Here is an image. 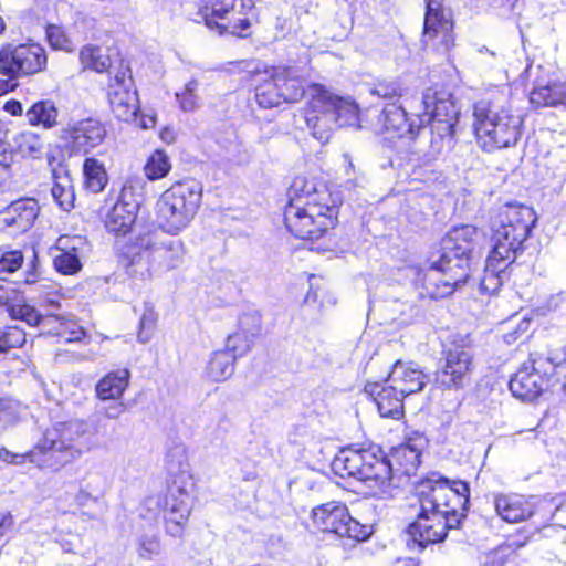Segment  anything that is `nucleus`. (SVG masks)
Returning a JSON list of instances; mask_svg holds the SVG:
<instances>
[{
    "label": "nucleus",
    "mask_w": 566,
    "mask_h": 566,
    "mask_svg": "<svg viewBox=\"0 0 566 566\" xmlns=\"http://www.w3.org/2000/svg\"><path fill=\"white\" fill-rule=\"evenodd\" d=\"M470 489L467 482L440 478L428 479L420 484V513L408 527L415 544L424 548L442 542L448 530L459 526L469 503Z\"/></svg>",
    "instance_id": "1"
},
{
    "label": "nucleus",
    "mask_w": 566,
    "mask_h": 566,
    "mask_svg": "<svg viewBox=\"0 0 566 566\" xmlns=\"http://www.w3.org/2000/svg\"><path fill=\"white\" fill-rule=\"evenodd\" d=\"M286 228L304 240L321 238L337 221L339 199L316 178L297 176L287 191Z\"/></svg>",
    "instance_id": "2"
},
{
    "label": "nucleus",
    "mask_w": 566,
    "mask_h": 566,
    "mask_svg": "<svg viewBox=\"0 0 566 566\" xmlns=\"http://www.w3.org/2000/svg\"><path fill=\"white\" fill-rule=\"evenodd\" d=\"M421 450L411 441L392 448L388 458L380 449H344L333 460V471L342 478L370 482L385 489L394 472L411 475L420 463Z\"/></svg>",
    "instance_id": "3"
},
{
    "label": "nucleus",
    "mask_w": 566,
    "mask_h": 566,
    "mask_svg": "<svg viewBox=\"0 0 566 566\" xmlns=\"http://www.w3.org/2000/svg\"><path fill=\"white\" fill-rule=\"evenodd\" d=\"M88 426L82 420L57 422L45 430L35 448L27 454L12 453L0 449V459L8 463H21L27 458L40 469L59 471L80 459L88 450L85 438Z\"/></svg>",
    "instance_id": "4"
},
{
    "label": "nucleus",
    "mask_w": 566,
    "mask_h": 566,
    "mask_svg": "<svg viewBox=\"0 0 566 566\" xmlns=\"http://www.w3.org/2000/svg\"><path fill=\"white\" fill-rule=\"evenodd\" d=\"M473 117L476 142L484 151L515 146L521 137L523 118L513 113L505 98L479 101Z\"/></svg>",
    "instance_id": "5"
},
{
    "label": "nucleus",
    "mask_w": 566,
    "mask_h": 566,
    "mask_svg": "<svg viewBox=\"0 0 566 566\" xmlns=\"http://www.w3.org/2000/svg\"><path fill=\"white\" fill-rule=\"evenodd\" d=\"M308 94L305 120L312 135L321 143L329 140L334 125L359 126L358 107L353 101L335 95L319 84L310 86Z\"/></svg>",
    "instance_id": "6"
},
{
    "label": "nucleus",
    "mask_w": 566,
    "mask_h": 566,
    "mask_svg": "<svg viewBox=\"0 0 566 566\" xmlns=\"http://www.w3.org/2000/svg\"><path fill=\"white\" fill-rule=\"evenodd\" d=\"M536 221L535 212L524 205L502 207L492 222V260L512 263Z\"/></svg>",
    "instance_id": "7"
},
{
    "label": "nucleus",
    "mask_w": 566,
    "mask_h": 566,
    "mask_svg": "<svg viewBox=\"0 0 566 566\" xmlns=\"http://www.w3.org/2000/svg\"><path fill=\"white\" fill-rule=\"evenodd\" d=\"M133 250L129 266L142 276L179 268L186 253L181 240L167 239L156 229L139 233Z\"/></svg>",
    "instance_id": "8"
},
{
    "label": "nucleus",
    "mask_w": 566,
    "mask_h": 566,
    "mask_svg": "<svg viewBox=\"0 0 566 566\" xmlns=\"http://www.w3.org/2000/svg\"><path fill=\"white\" fill-rule=\"evenodd\" d=\"M201 197L202 187L192 180L166 189L155 207L160 228L172 235L186 229L197 214Z\"/></svg>",
    "instance_id": "9"
},
{
    "label": "nucleus",
    "mask_w": 566,
    "mask_h": 566,
    "mask_svg": "<svg viewBox=\"0 0 566 566\" xmlns=\"http://www.w3.org/2000/svg\"><path fill=\"white\" fill-rule=\"evenodd\" d=\"M253 8V0H207L199 15L209 29H217L220 34L244 36L251 27Z\"/></svg>",
    "instance_id": "10"
},
{
    "label": "nucleus",
    "mask_w": 566,
    "mask_h": 566,
    "mask_svg": "<svg viewBox=\"0 0 566 566\" xmlns=\"http://www.w3.org/2000/svg\"><path fill=\"white\" fill-rule=\"evenodd\" d=\"M145 505L149 511L163 513L168 534L175 537L182 535L191 511L190 496L184 483L175 479L165 495L149 496Z\"/></svg>",
    "instance_id": "11"
},
{
    "label": "nucleus",
    "mask_w": 566,
    "mask_h": 566,
    "mask_svg": "<svg viewBox=\"0 0 566 566\" xmlns=\"http://www.w3.org/2000/svg\"><path fill=\"white\" fill-rule=\"evenodd\" d=\"M312 521L321 531L335 533L340 537L364 541L370 534L369 527L354 520L346 505L340 502H328L314 507Z\"/></svg>",
    "instance_id": "12"
},
{
    "label": "nucleus",
    "mask_w": 566,
    "mask_h": 566,
    "mask_svg": "<svg viewBox=\"0 0 566 566\" xmlns=\"http://www.w3.org/2000/svg\"><path fill=\"white\" fill-rule=\"evenodd\" d=\"M444 364L437 371L436 382L440 388L459 390L470 380L473 368V354L470 349V342L461 338L453 340L443 352Z\"/></svg>",
    "instance_id": "13"
},
{
    "label": "nucleus",
    "mask_w": 566,
    "mask_h": 566,
    "mask_svg": "<svg viewBox=\"0 0 566 566\" xmlns=\"http://www.w3.org/2000/svg\"><path fill=\"white\" fill-rule=\"evenodd\" d=\"M45 50L35 43L8 45L0 51V73L23 76L41 72L46 65Z\"/></svg>",
    "instance_id": "14"
},
{
    "label": "nucleus",
    "mask_w": 566,
    "mask_h": 566,
    "mask_svg": "<svg viewBox=\"0 0 566 566\" xmlns=\"http://www.w3.org/2000/svg\"><path fill=\"white\" fill-rule=\"evenodd\" d=\"M424 1L426 14L422 43L426 46L431 45L439 53L446 54L454 44L450 12L444 8L442 0Z\"/></svg>",
    "instance_id": "15"
},
{
    "label": "nucleus",
    "mask_w": 566,
    "mask_h": 566,
    "mask_svg": "<svg viewBox=\"0 0 566 566\" xmlns=\"http://www.w3.org/2000/svg\"><path fill=\"white\" fill-rule=\"evenodd\" d=\"M546 366L553 368L548 358L532 355L530 360L524 363L510 380V390L513 396L522 400H532L538 397L548 386Z\"/></svg>",
    "instance_id": "16"
},
{
    "label": "nucleus",
    "mask_w": 566,
    "mask_h": 566,
    "mask_svg": "<svg viewBox=\"0 0 566 566\" xmlns=\"http://www.w3.org/2000/svg\"><path fill=\"white\" fill-rule=\"evenodd\" d=\"M143 202V188L138 181L126 182L118 200L105 218V227L116 234H126L136 221Z\"/></svg>",
    "instance_id": "17"
},
{
    "label": "nucleus",
    "mask_w": 566,
    "mask_h": 566,
    "mask_svg": "<svg viewBox=\"0 0 566 566\" xmlns=\"http://www.w3.org/2000/svg\"><path fill=\"white\" fill-rule=\"evenodd\" d=\"M108 101L113 114L123 122L136 119L139 111L137 92L134 90V82L130 70L122 66L108 84Z\"/></svg>",
    "instance_id": "18"
},
{
    "label": "nucleus",
    "mask_w": 566,
    "mask_h": 566,
    "mask_svg": "<svg viewBox=\"0 0 566 566\" xmlns=\"http://www.w3.org/2000/svg\"><path fill=\"white\" fill-rule=\"evenodd\" d=\"M105 136L104 125L93 118L69 123L59 134L64 147L72 153H87L101 145Z\"/></svg>",
    "instance_id": "19"
},
{
    "label": "nucleus",
    "mask_w": 566,
    "mask_h": 566,
    "mask_svg": "<svg viewBox=\"0 0 566 566\" xmlns=\"http://www.w3.org/2000/svg\"><path fill=\"white\" fill-rule=\"evenodd\" d=\"M411 108L410 115H408L406 108L402 105H396L395 103L387 104L378 117L379 127L375 128L377 134H392L394 137H408L413 139L421 128V122L412 116V112L417 105L407 103Z\"/></svg>",
    "instance_id": "20"
},
{
    "label": "nucleus",
    "mask_w": 566,
    "mask_h": 566,
    "mask_svg": "<svg viewBox=\"0 0 566 566\" xmlns=\"http://www.w3.org/2000/svg\"><path fill=\"white\" fill-rule=\"evenodd\" d=\"M412 102L417 103L412 116L417 117L418 122H421V128H423L430 119L458 122L459 112L455 104L446 92L428 88L421 98H416Z\"/></svg>",
    "instance_id": "21"
},
{
    "label": "nucleus",
    "mask_w": 566,
    "mask_h": 566,
    "mask_svg": "<svg viewBox=\"0 0 566 566\" xmlns=\"http://www.w3.org/2000/svg\"><path fill=\"white\" fill-rule=\"evenodd\" d=\"M496 514L507 523H520L528 520L536 512L539 499L537 496L517 493H499L494 495Z\"/></svg>",
    "instance_id": "22"
},
{
    "label": "nucleus",
    "mask_w": 566,
    "mask_h": 566,
    "mask_svg": "<svg viewBox=\"0 0 566 566\" xmlns=\"http://www.w3.org/2000/svg\"><path fill=\"white\" fill-rule=\"evenodd\" d=\"M413 277L415 289L421 298H441L453 293V285L448 282L443 272L439 269L436 261L426 269L411 268L409 270Z\"/></svg>",
    "instance_id": "23"
},
{
    "label": "nucleus",
    "mask_w": 566,
    "mask_h": 566,
    "mask_svg": "<svg viewBox=\"0 0 566 566\" xmlns=\"http://www.w3.org/2000/svg\"><path fill=\"white\" fill-rule=\"evenodd\" d=\"M365 392L373 397L382 418L400 419L403 416V398L396 385L387 382H367Z\"/></svg>",
    "instance_id": "24"
},
{
    "label": "nucleus",
    "mask_w": 566,
    "mask_h": 566,
    "mask_svg": "<svg viewBox=\"0 0 566 566\" xmlns=\"http://www.w3.org/2000/svg\"><path fill=\"white\" fill-rule=\"evenodd\" d=\"M387 382L396 385L400 392L407 397L423 390L429 382V375L413 361L397 360L391 367Z\"/></svg>",
    "instance_id": "25"
},
{
    "label": "nucleus",
    "mask_w": 566,
    "mask_h": 566,
    "mask_svg": "<svg viewBox=\"0 0 566 566\" xmlns=\"http://www.w3.org/2000/svg\"><path fill=\"white\" fill-rule=\"evenodd\" d=\"M481 233L470 224L452 228L441 241L444 258L464 255L470 258Z\"/></svg>",
    "instance_id": "26"
},
{
    "label": "nucleus",
    "mask_w": 566,
    "mask_h": 566,
    "mask_svg": "<svg viewBox=\"0 0 566 566\" xmlns=\"http://www.w3.org/2000/svg\"><path fill=\"white\" fill-rule=\"evenodd\" d=\"M39 211L40 207L35 199L21 198L0 211V222L24 232L32 227Z\"/></svg>",
    "instance_id": "27"
},
{
    "label": "nucleus",
    "mask_w": 566,
    "mask_h": 566,
    "mask_svg": "<svg viewBox=\"0 0 566 566\" xmlns=\"http://www.w3.org/2000/svg\"><path fill=\"white\" fill-rule=\"evenodd\" d=\"M130 371L127 368L112 370L102 377L96 386V397L101 400H118L129 385Z\"/></svg>",
    "instance_id": "28"
},
{
    "label": "nucleus",
    "mask_w": 566,
    "mask_h": 566,
    "mask_svg": "<svg viewBox=\"0 0 566 566\" xmlns=\"http://www.w3.org/2000/svg\"><path fill=\"white\" fill-rule=\"evenodd\" d=\"M59 245L62 253L54 259L56 270L65 275L75 274L81 270L78 251L80 245H84L83 239L80 237L60 238Z\"/></svg>",
    "instance_id": "29"
},
{
    "label": "nucleus",
    "mask_w": 566,
    "mask_h": 566,
    "mask_svg": "<svg viewBox=\"0 0 566 566\" xmlns=\"http://www.w3.org/2000/svg\"><path fill=\"white\" fill-rule=\"evenodd\" d=\"M437 265L443 272V275L447 277L448 282H450L454 289L464 284L470 277L471 265L470 258L464 255H457L450 258H444L443 251H441V255L438 261H436Z\"/></svg>",
    "instance_id": "30"
},
{
    "label": "nucleus",
    "mask_w": 566,
    "mask_h": 566,
    "mask_svg": "<svg viewBox=\"0 0 566 566\" xmlns=\"http://www.w3.org/2000/svg\"><path fill=\"white\" fill-rule=\"evenodd\" d=\"M54 182L51 189L52 197L59 207L70 211L75 207V190L69 171L63 168L53 170Z\"/></svg>",
    "instance_id": "31"
},
{
    "label": "nucleus",
    "mask_w": 566,
    "mask_h": 566,
    "mask_svg": "<svg viewBox=\"0 0 566 566\" xmlns=\"http://www.w3.org/2000/svg\"><path fill=\"white\" fill-rule=\"evenodd\" d=\"M285 103L298 102L305 94V81L292 67L273 71Z\"/></svg>",
    "instance_id": "32"
},
{
    "label": "nucleus",
    "mask_w": 566,
    "mask_h": 566,
    "mask_svg": "<svg viewBox=\"0 0 566 566\" xmlns=\"http://www.w3.org/2000/svg\"><path fill=\"white\" fill-rule=\"evenodd\" d=\"M530 102L535 107H566V81L535 86L530 93Z\"/></svg>",
    "instance_id": "33"
},
{
    "label": "nucleus",
    "mask_w": 566,
    "mask_h": 566,
    "mask_svg": "<svg viewBox=\"0 0 566 566\" xmlns=\"http://www.w3.org/2000/svg\"><path fill=\"white\" fill-rule=\"evenodd\" d=\"M59 108L51 99H43L35 102L25 112V117L31 126H41L45 129H51L59 124Z\"/></svg>",
    "instance_id": "34"
},
{
    "label": "nucleus",
    "mask_w": 566,
    "mask_h": 566,
    "mask_svg": "<svg viewBox=\"0 0 566 566\" xmlns=\"http://www.w3.org/2000/svg\"><path fill=\"white\" fill-rule=\"evenodd\" d=\"M235 360L231 353L216 350L207 363L205 369L206 378L213 382L227 380L234 373Z\"/></svg>",
    "instance_id": "35"
},
{
    "label": "nucleus",
    "mask_w": 566,
    "mask_h": 566,
    "mask_svg": "<svg viewBox=\"0 0 566 566\" xmlns=\"http://www.w3.org/2000/svg\"><path fill=\"white\" fill-rule=\"evenodd\" d=\"M256 104L264 109L277 107L284 99L273 71L265 73V77L255 87Z\"/></svg>",
    "instance_id": "36"
},
{
    "label": "nucleus",
    "mask_w": 566,
    "mask_h": 566,
    "mask_svg": "<svg viewBox=\"0 0 566 566\" xmlns=\"http://www.w3.org/2000/svg\"><path fill=\"white\" fill-rule=\"evenodd\" d=\"M511 263L492 260L489 255L485 262L484 276L481 279L480 287L483 292L495 293L506 276L505 270Z\"/></svg>",
    "instance_id": "37"
},
{
    "label": "nucleus",
    "mask_w": 566,
    "mask_h": 566,
    "mask_svg": "<svg viewBox=\"0 0 566 566\" xmlns=\"http://www.w3.org/2000/svg\"><path fill=\"white\" fill-rule=\"evenodd\" d=\"M84 184L93 193L101 192L107 184L104 165L96 158H86L83 165Z\"/></svg>",
    "instance_id": "38"
},
{
    "label": "nucleus",
    "mask_w": 566,
    "mask_h": 566,
    "mask_svg": "<svg viewBox=\"0 0 566 566\" xmlns=\"http://www.w3.org/2000/svg\"><path fill=\"white\" fill-rule=\"evenodd\" d=\"M13 143L14 150L22 157L36 159L43 154V140L36 133L21 132L14 136Z\"/></svg>",
    "instance_id": "39"
},
{
    "label": "nucleus",
    "mask_w": 566,
    "mask_h": 566,
    "mask_svg": "<svg viewBox=\"0 0 566 566\" xmlns=\"http://www.w3.org/2000/svg\"><path fill=\"white\" fill-rule=\"evenodd\" d=\"M171 169L168 155L160 149H156L146 160L144 172L147 179L158 180L166 177Z\"/></svg>",
    "instance_id": "40"
},
{
    "label": "nucleus",
    "mask_w": 566,
    "mask_h": 566,
    "mask_svg": "<svg viewBox=\"0 0 566 566\" xmlns=\"http://www.w3.org/2000/svg\"><path fill=\"white\" fill-rule=\"evenodd\" d=\"M80 59L85 69H91L98 73L106 71L111 66L109 56L99 46L95 45L84 46L81 50Z\"/></svg>",
    "instance_id": "41"
},
{
    "label": "nucleus",
    "mask_w": 566,
    "mask_h": 566,
    "mask_svg": "<svg viewBox=\"0 0 566 566\" xmlns=\"http://www.w3.org/2000/svg\"><path fill=\"white\" fill-rule=\"evenodd\" d=\"M199 82L196 78L186 83L182 91L176 93V101L179 108L186 113H192L200 108L201 98L198 95Z\"/></svg>",
    "instance_id": "42"
},
{
    "label": "nucleus",
    "mask_w": 566,
    "mask_h": 566,
    "mask_svg": "<svg viewBox=\"0 0 566 566\" xmlns=\"http://www.w3.org/2000/svg\"><path fill=\"white\" fill-rule=\"evenodd\" d=\"M74 500L81 507H94L92 512H83L90 520H99L107 511V504L103 499L92 495L84 489L76 493Z\"/></svg>",
    "instance_id": "43"
},
{
    "label": "nucleus",
    "mask_w": 566,
    "mask_h": 566,
    "mask_svg": "<svg viewBox=\"0 0 566 566\" xmlns=\"http://www.w3.org/2000/svg\"><path fill=\"white\" fill-rule=\"evenodd\" d=\"M7 312L12 319L25 322L29 326H36L42 315L31 305L19 301L7 305Z\"/></svg>",
    "instance_id": "44"
},
{
    "label": "nucleus",
    "mask_w": 566,
    "mask_h": 566,
    "mask_svg": "<svg viewBox=\"0 0 566 566\" xmlns=\"http://www.w3.org/2000/svg\"><path fill=\"white\" fill-rule=\"evenodd\" d=\"M27 340L25 333L18 326L0 327V354L21 347Z\"/></svg>",
    "instance_id": "45"
},
{
    "label": "nucleus",
    "mask_w": 566,
    "mask_h": 566,
    "mask_svg": "<svg viewBox=\"0 0 566 566\" xmlns=\"http://www.w3.org/2000/svg\"><path fill=\"white\" fill-rule=\"evenodd\" d=\"M254 339L237 331L227 338L224 352L231 353L238 359L245 355L252 347Z\"/></svg>",
    "instance_id": "46"
},
{
    "label": "nucleus",
    "mask_w": 566,
    "mask_h": 566,
    "mask_svg": "<svg viewBox=\"0 0 566 566\" xmlns=\"http://www.w3.org/2000/svg\"><path fill=\"white\" fill-rule=\"evenodd\" d=\"M46 38L50 45L55 50L72 51L73 43L65 30L60 25L51 24L46 28Z\"/></svg>",
    "instance_id": "47"
},
{
    "label": "nucleus",
    "mask_w": 566,
    "mask_h": 566,
    "mask_svg": "<svg viewBox=\"0 0 566 566\" xmlns=\"http://www.w3.org/2000/svg\"><path fill=\"white\" fill-rule=\"evenodd\" d=\"M166 464L170 473L185 472L188 467L184 446H175L166 454Z\"/></svg>",
    "instance_id": "48"
},
{
    "label": "nucleus",
    "mask_w": 566,
    "mask_h": 566,
    "mask_svg": "<svg viewBox=\"0 0 566 566\" xmlns=\"http://www.w3.org/2000/svg\"><path fill=\"white\" fill-rule=\"evenodd\" d=\"M261 315L258 312H249L241 315L238 331L254 339L261 333Z\"/></svg>",
    "instance_id": "49"
},
{
    "label": "nucleus",
    "mask_w": 566,
    "mask_h": 566,
    "mask_svg": "<svg viewBox=\"0 0 566 566\" xmlns=\"http://www.w3.org/2000/svg\"><path fill=\"white\" fill-rule=\"evenodd\" d=\"M458 122H444L442 119H430L428 124L431 125V133L437 135L442 144H447L449 147L452 144L454 136V128Z\"/></svg>",
    "instance_id": "50"
},
{
    "label": "nucleus",
    "mask_w": 566,
    "mask_h": 566,
    "mask_svg": "<svg viewBox=\"0 0 566 566\" xmlns=\"http://www.w3.org/2000/svg\"><path fill=\"white\" fill-rule=\"evenodd\" d=\"M23 264V254L19 250L6 251L0 256V274H11Z\"/></svg>",
    "instance_id": "51"
},
{
    "label": "nucleus",
    "mask_w": 566,
    "mask_h": 566,
    "mask_svg": "<svg viewBox=\"0 0 566 566\" xmlns=\"http://www.w3.org/2000/svg\"><path fill=\"white\" fill-rule=\"evenodd\" d=\"M370 94L384 99H392L401 96V87L396 82H379L370 90Z\"/></svg>",
    "instance_id": "52"
},
{
    "label": "nucleus",
    "mask_w": 566,
    "mask_h": 566,
    "mask_svg": "<svg viewBox=\"0 0 566 566\" xmlns=\"http://www.w3.org/2000/svg\"><path fill=\"white\" fill-rule=\"evenodd\" d=\"M9 129L0 123V166L4 169L12 164V151L9 143Z\"/></svg>",
    "instance_id": "53"
},
{
    "label": "nucleus",
    "mask_w": 566,
    "mask_h": 566,
    "mask_svg": "<svg viewBox=\"0 0 566 566\" xmlns=\"http://www.w3.org/2000/svg\"><path fill=\"white\" fill-rule=\"evenodd\" d=\"M156 322V314L149 310L146 311L140 317V331L138 333V339L142 343H147L150 339L151 332Z\"/></svg>",
    "instance_id": "54"
},
{
    "label": "nucleus",
    "mask_w": 566,
    "mask_h": 566,
    "mask_svg": "<svg viewBox=\"0 0 566 566\" xmlns=\"http://www.w3.org/2000/svg\"><path fill=\"white\" fill-rule=\"evenodd\" d=\"M528 326H530V321L525 319V318L522 319L518 323L517 327L512 333L509 332L503 335L504 342L507 344L514 343L522 334L527 332Z\"/></svg>",
    "instance_id": "55"
},
{
    "label": "nucleus",
    "mask_w": 566,
    "mask_h": 566,
    "mask_svg": "<svg viewBox=\"0 0 566 566\" xmlns=\"http://www.w3.org/2000/svg\"><path fill=\"white\" fill-rule=\"evenodd\" d=\"M125 412V405L123 402H116L105 408V416L108 419H118Z\"/></svg>",
    "instance_id": "56"
},
{
    "label": "nucleus",
    "mask_w": 566,
    "mask_h": 566,
    "mask_svg": "<svg viewBox=\"0 0 566 566\" xmlns=\"http://www.w3.org/2000/svg\"><path fill=\"white\" fill-rule=\"evenodd\" d=\"M7 76H8L7 80H0V95H4V94L11 92L18 86L17 78L19 76H11V75H7Z\"/></svg>",
    "instance_id": "57"
},
{
    "label": "nucleus",
    "mask_w": 566,
    "mask_h": 566,
    "mask_svg": "<svg viewBox=\"0 0 566 566\" xmlns=\"http://www.w3.org/2000/svg\"><path fill=\"white\" fill-rule=\"evenodd\" d=\"M13 525V517L10 513H0V537H2Z\"/></svg>",
    "instance_id": "58"
},
{
    "label": "nucleus",
    "mask_w": 566,
    "mask_h": 566,
    "mask_svg": "<svg viewBox=\"0 0 566 566\" xmlns=\"http://www.w3.org/2000/svg\"><path fill=\"white\" fill-rule=\"evenodd\" d=\"M4 111L13 116H20L23 113L22 104L15 99L8 101L4 104Z\"/></svg>",
    "instance_id": "59"
},
{
    "label": "nucleus",
    "mask_w": 566,
    "mask_h": 566,
    "mask_svg": "<svg viewBox=\"0 0 566 566\" xmlns=\"http://www.w3.org/2000/svg\"><path fill=\"white\" fill-rule=\"evenodd\" d=\"M142 551L147 554H157L159 549V543L156 538L144 539L140 543Z\"/></svg>",
    "instance_id": "60"
},
{
    "label": "nucleus",
    "mask_w": 566,
    "mask_h": 566,
    "mask_svg": "<svg viewBox=\"0 0 566 566\" xmlns=\"http://www.w3.org/2000/svg\"><path fill=\"white\" fill-rule=\"evenodd\" d=\"M24 282L25 284H35L39 282V274L36 271L35 262H32V269L27 272Z\"/></svg>",
    "instance_id": "61"
},
{
    "label": "nucleus",
    "mask_w": 566,
    "mask_h": 566,
    "mask_svg": "<svg viewBox=\"0 0 566 566\" xmlns=\"http://www.w3.org/2000/svg\"><path fill=\"white\" fill-rule=\"evenodd\" d=\"M85 336V331L82 327H76L70 332L66 337L67 342H80Z\"/></svg>",
    "instance_id": "62"
},
{
    "label": "nucleus",
    "mask_w": 566,
    "mask_h": 566,
    "mask_svg": "<svg viewBox=\"0 0 566 566\" xmlns=\"http://www.w3.org/2000/svg\"><path fill=\"white\" fill-rule=\"evenodd\" d=\"M161 140H164L167 144H171L175 140V133L171 128L165 127L160 130L159 134Z\"/></svg>",
    "instance_id": "63"
},
{
    "label": "nucleus",
    "mask_w": 566,
    "mask_h": 566,
    "mask_svg": "<svg viewBox=\"0 0 566 566\" xmlns=\"http://www.w3.org/2000/svg\"><path fill=\"white\" fill-rule=\"evenodd\" d=\"M156 119L154 116H143L140 119V126L145 129L151 128L155 126Z\"/></svg>",
    "instance_id": "64"
}]
</instances>
